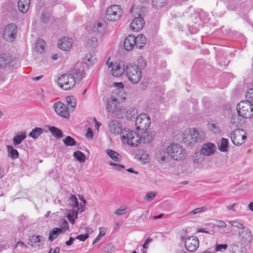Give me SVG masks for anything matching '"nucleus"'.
Returning a JSON list of instances; mask_svg holds the SVG:
<instances>
[{
    "label": "nucleus",
    "mask_w": 253,
    "mask_h": 253,
    "mask_svg": "<svg viewBox=\"0 0 253 253\" xmlns=\"http://www.w3.org/2000/svg\"><path fill=\"white\" fill-rule=\"evenodd\" d=\"M30 0H19L18 2V7L19 10L23 13H26L30 6Z\"/></svg>",
    "instance_id": "obj_27"
},
{
    "label": "nucleus",
    "mask_w": 253,
    "mask_h": 253,
    "mask_svg": "<svg viewBox=\"0 0 253 253\" xmlns=\"http://www.w3.org/2000/svg\"><path fill=\"white\" fill-rule=\"evenodd\" d=\"M153 5L156 8H159L163 6L166 3V0H153Z\"/></svg>",
    "instance_id": "obj_45"
},
{
    "label": "nucleus",
    "mask_w": 253,
    "mask_h": 253,
    "mask_svg": "<svg viewBox=\"0 0 253 253\" xmlns=\"http://www.w3.org/2000/svg\"><path fill=\"white\" fill-rule=\"evenodd\" d=\"M123 11L119 5L114 4L109 6L106 11L105 17L110 21H116L119 19Z\"/></svg>",
    "instance_id": "obj_6"
},
{
    "label": "nucleus",
    "mask_w": 253,
    "mask_h": 253,
    "mask_svg": "<svg viewBox=\"0 0 253 253\" xmlns=\"http://www.w3.org/2000/svg\"><path fill=\"white\" fill-rule=\"evenodd\" d=\"M6 147L9 157L14 160L19 157V153L16 149H14L12 146L7 145Z\"/></svg>",
    "instance_id": "obj_34"
},
{
    "label": "nucleus",
    "mask_w": 253,
    "mask_h": 253,
    "mask_svg": "<svg viewBox=\"0 0 253 253\" xmlns=\"http://www.w3.org/2000/svg\"><path fill=\"white\" fill-rule=\"evenodd\" d=\"M150 124V119L145 113H141L136 118L135 126L137 130H147Z\"/></svg>",
    "instance_id": "obj_8"
},
{
    "label": "nucleus",
    "mask_w": 253,
    "mask_h": 253,
    "mask_svg": "<svg viewBox=\"0 0 253 253\" xmlns=\"http://www.w3.org/2000/svg\"><path fill=\"white\" fill-rule=\"evenodd\" d=\"M144 20L142 17H138L134 18L130 24V28L133 31H139L144 27Z\"/></svg>",
    "instance_id": "obj_17"
},
{
    "label": "nucleus",
    "mask_w": 253,
    "mask_h": 253,
    "mask_svg": "<svg viewBox=\"0 0 253 253\" xmlns=\"http://www.w3.org/2000/svg\"><path fill=\"white\" fill-rule=\"evenodd\" d=\"M229 248L232 253H246V249L242 242L234 241L229 245Z\"/></svg>",
    "instance_id": "obj_16"
},
{
    "label": "nucleus",
    "mask_w": 253,
    "mask_h": 253,
    "mask_svg": "<svg viewBox=\"0 0 253 253\" xmlns=\"http://www.w3.org/2000/svg\"><path fill=\"white\" fill-rule=\"evenodd\" d=\"M18 246H20L21 247H26L25 244H24V243L22 241L18 242V243L16 244V246H15V248H16Z\"/></svg>",
    "instance_id": "obj_64"
},
{
    "label": "nucleus",
    "mask_w": 253,
    "mask_h": 253,
    "mask_svg": "<svg viewBox=\"0 0 253 253\" xmlns=\"http://www.w3.org/2000/svg\"><path fill=\"white\" fill-rule=\"evenodd\" d=\"M50 17V14L49 12L43 11L41 15V21L43 23H46L49 21Z\"/></svg>",
    "instance_id": "obj_44"
},
{
    "label": "nucleus",
    "mask_w": 253,
    "mask_h": 253,
    "mask_svg": "<svg viewBox=\"0 0 253 253\" xmlns=\"http://www.w3.org/2000/svg\"><path fill=\"white\" fill-rule=\"evenodd\" d=\"M156 194L153 192L148 193L145 196V199L148 201L152 200L156 196Z\"/></svg>",
    "instance_id": "obj_54"
},
{
    "label": "nucleus",
    "mask_w": 253,
    "mask_h": 253,
    "mask_svg": "<svg viewBox=\"0 0 253 253\" xmlns=\"http://www.w3.org/2000/svg\"><path fill=\"white\" fill-rule=\"evenodd\" d=\"M63 143L66 146H72L76 145V141L75 139L70 136L66 137L63 140Z\"/></svg>",
    "instance_id": "obj_39"
},
{
    "label": "nucleus",
    "mask_w": 253,
    "mask_h": 253,
    "mask_svg": "<svg viewBox=\"0 0 253 253\" xmlns=\"http://www.w3.org/2000/svg\"><path fill=\"white\" fill-rule=\"evenodd\" d=\"M135 46L138 49L142 48L146 44V40L145 36L143 34H139L135 37Z\"/></svg>",
    "instance_id": "obj_26"
},
{
    "label": "nucleus",
    "mask_w": 253,
    "mask_h": 253,
    "mask_svg": "<svg viewBox=\"0 0 253 253\" xmlns=\"http://www.w3.org/2000/svg\"><path fill=\"white\" fill-rule=\"evenodd\" d=\"M76 84L75 77L70 74L61 75L58 80V85L64 90L72 88Z\"/></svg>",
    "instance_id": "obj_5"
},
{
    "label": "nucleus",
    "mask_w": 253,
    "mask_h": 253,
    "mask_svg": "<svg viewBox=\"0 0 253 253\" xmlns=\"http://www.w3.org/2000/svg\"><path fill=\"white\" fill-rule=\"evenodd\" d=\"M104 29L103 24L101 22H98L94 24L93 27V31L94 32L101 33Z\"/></svg>",
    "instance_id": "obj_46"
},
{
    "label": "nucleus",
    "mask_w": 253,
    "mask_h": 253,
    "mask_svg": "<svg viewBox=\"0 0 253 253\" xmlns=\"http://www.w3.org/2000/svg\"><path fill=\"white\" fill-rule=\"evenodd\" d=\"M84 211V207H82V209H80L79 208V210H78V209H77V210H72L71 211H70L68 213V214L67 215V217L69 219V221L74 224L75 223V219L77 218L78 217V212H79L80 213H82Z\"/></svg>",
    "instance_id": "obj_25"
},
{
    "label": "nucleus",
    "mask_w": 253,
    "mask_h": 253,
    "mask_svg": "<svg viewBox=\"0 0 253 253\" xmlns=\"http://www.w3.org/2000/svg\"><path fill=\"white\" fill-rule=\"evenodd\" d=\"M93 136V132L91 128H88L85 134V136L87 138H92Z\"/></svg>",
    "instance_id": "obj_57"
},
{
    "label": "nucleus",
    "mask_w": 253,
    "mask_h": 253,
    "mask_svg": "<svg viewBox=\"0 0 253 253\" xmlns=\"http://www.w3.org/2000/svg\"><path fill=\"white\" fill-rule=\"evenodd\" d=\"M247 100L250 101L251 102H253V88H250L248 90L246 93Z\"/></svg>",
    "instance_id": "obj_47"
},
{
    "label": "nucleus",
    "mask_w": 253,
    "mask_h": 253,
    "mask_svg": "<svg viewBox=\"0 0 253 253\" xmlns=\"http://www.w3.org/2000/svg\"><path fill=\"white\" fill-rule=\"evenodd\" d=\"M199 246V240L196 237H189L185 240V247L189 252H195Z\"/></svg>",
    "instance_id": "obj_14"
},
{
    "label": "nucleus",
    "mask_w": 253,
    "mask_h": 253,
    "mask_svg": "<svg viewBox=\"0 0 253 253\" xmlns=\"http://www.w3.org/2000/svg\"><path fill=\"white\" fill-rule=\"evenodd\" d=\"M215 149L216 148L214 144L208 142L203 145L200 151L205 156H210L215 152Z\"/></svg>",
    "instance_id": "obj_19"
},
{
    "label": "nucleus",
    "mask_w": 253,
    "mask_h": 253,
    "mask_svg": "<svg viewBox=\"0 0 253 253\" xmlns=\"http://www.w3.org/2000/svg\"><path fill=\"white\" fill-rule=\"evenodd\" d=\"M138 65L128 63L126 64V74L133 84L138 83L142 77L141 70L146 66V62L142 59H138Z\"/></svg>",
    "instance_id": "obj_1"
},
{
    "label": "nucleus",
    "mask_w": 253,
    "mask_h": 253,
    "mask_svg": "<svg viewBox=\"0 0 253 253\" xmlns=\"http://www.w3.org/2000/svg\"><path fill=\"white\" fill-rule=\"evenodd\" d=\"M231 123L235 126H238V125L239 124V122L238 119V116L237 115H233L232 116L231 119Z\"/></svg>",
    "instance_id": "obj_55"
},
{
    "label": "nucleus",
    "mask_w": 253,
    "mask_h": 253,
    "mask_svg": "<svg viewBox=\"0 0 253 253\" xmlns=\"http://www.w3.org/2000/svg\"><path fill=\"white\" fill-rule=\"evenodd\" d=\"M122 139L123 140L126 139L128 145L135 147L140 144L141 137L138 133L131 130L126 135H123L122 136Z\"/></svg>",
    "instance_id": "obj_10"
},
{
    "label": "nucleus",
    "mask_w": 253,
    "mask_h": 253,
    "mask_svg": "<svg viewBox=\"0 0 253 253\" xmlns=\"http://www.w3.org/2000/svg\"><path fill=\"white\" fill-rule=\"evenodd\" d=\"M54 109L55 112L59 116L65 118H69L70 114L65 104L61 101H58L54 103Z\"/></svg>",
    "instance_id": "obj_13"
},
{
    "label": "nucleus",
    "mask_w": 253,
    "mask_h": 253,
    "mask_svg": "<svg viewBox=\"0 0 253 253\" xmlns=\"http://www.w3.org/2000/svg\"><path fill=\"white\" fill-rule=\"evenodd\" d=\"M67 105L69 107L75 108L76 106V103L75 98L73 97L68 96L66 98Z\"/></svg>",
    "instance_id": "obj_43"
},
{
    "label": "nucleus",
    "mask_w": 253,
    "mask_h": 253,
    "mask_svg": "<svg viewBox=\"0 0 253 253\" xmlns=\"http://www.w3.org/2000/svg\"><path fill=\"white\" fill-rule=\"evenodd\" d=\"M109 164L110 166L115 167V169L116 170L121 171L122 169L125 168V166L124 165L118 164L113 162H110Z\"/></svg>",
    "instance_id": "obj_51"
},
{
    "label": "nucleus",
    "mask_w": 253,
    "mask_h": 253,
    "mask_svg": "<svg viewBox=\"0 0 253 253\" xmlns=\"http://www.w3.org/2000/svg\"><path fill=\"white\" fill-rule=\"evenodd\" d=\"M135 37L133 35H128L125 40L124 46L126 51H131L135 46Z\"/></svg>",
    "instance_id": "obj_20"
},
{
    "label": "nucleus",
    "mask_w": 253,
    "mask_h": 253,
    "mask_svg": "<svg viewBox=\"0 0 253 253\" xmlns=\"http://www.w3.org/2000/svg\"><path fill=\"white\" fill-rule=\"evenodd\" d=\"M114 86L118 87L119 89H123L124 87V84L122 83H115Z\"/></svg>",
    "instance_id": "obj_59"
},
{
    "label": "nucleus",
    "mask_w": 253,
    "mask_h": 253,
    "mask_svg": "<svg viewBox=\"0 0 253 253\" xmlns=\"http://www.w3.org/2000/svg\"><path fill=\"white\" fill-rule=\"evenodd\" d=\"M43 131L42 128L37 127L34 128L29 134L30 137L34 139L37 138Z\"/></svg>",
    "instance_id": "obj_36"
},
{
    "label": "nucleus",
    "mask_w": 253,
    "mask_h": 253,
    "mask_svg": "<svg viewBox=\"0 0 253 253\" xmlns=\"http://www.w3.org/2000/svg\"><path fill=\"white\" fill-rule=\"evenodd\" d=\"M74 157L80 162H84L85 160V157L84 154L80 151H77L74 153Z\"/></svg>",
    "instance_id": "obj_42"
},
{
    "label": "nucleus",
    "mask_w": 253,
    "mask_h": 253,
    "mask_svg": "<svg viewBox=\"0 0 253 253\" xmlns=\"http://www.w3.org/2000/svg\"><path fill=\"white\" fill-rule=\"evenodd\" d=\"M109 130L114 134H118L122 131V125L118 121L113 120L109 126Z\"/></svg>",
    "instance_id": "obj_21"
},
{
    "label": "nucleus",
    "mask_w": 253,
    "mask_h": 253,
    "mask_svg": "<svg viewBox=\"0 0 253 253\" xmlns=\"http://www.w3.org/2000/svg\"><path fill=\"white\" fill-rule=\"evenodd\" d=\"M107 154L114 161L119 162L122 160V156L114 150L108 149L107 150Z\"/></svg>",
    "instance_id": "obj_32"
},
{
    "label": "nucleus",
    "mask_w": 253,
    "mask_h": 253,
    "mask_svg": "<svg viewBox=\"0 0 253 253\" xmlns=\"http://www.w3.org/2000/svg\"><path fill=\"white\" fill-rule=\"evenodd\" d=\"M226 225L225 222L222 220H217L214 224V226L218 228H224Z\"/></svg>",
    "instance_id": "obj_50"
},
{
    "label": "nucleus",
    "mask_w": 253,
    "mask_h": 253,
    "mask_svg": "<svg viewBox=\"0 0 253 253\" xmlns=\"http://www.w3.org/2000/svg\"><path fill=\"white\" fill-rule=\"evenodd\" d=\"M85 76V73L83 71L79 70L78 71H76V78L79 80H81Z\"/></svg>",
    "instance_id": "obj_53"
},
{
    "label": "nucleus",
    "mask_w": 253,
    "mask_h": 253,
    "mask_svg": "<svg viewBox=\"0 0 253 253\" xmlns=\"http://www.w3.org/2000/svg\"><path fill=\"white\" fill-rule=\"evenodd\" d=\"M25 131H21L14 136L13 139V144L15 146L20 144L22 141L26 138Z\"/></svg>",
    "instance_id": "obj_29"
},
{
    "label": "nucleus",
    "mask_w": 253,
    "mask_h": 253,
    "mask_svg": "<svg viewBox=\"0 0 253 253\" xmlns=\"http://www.w3.org/2000/svg\"><path fill=\"white\" fill-rule=\"evenodd\" d=\"M88 238V233H85L84 234H81L80 235L77 236L76 237V239H78L81 241L84 242L86 239H87Z\"/></svg>",
    "instance_id": "obj_52"
},
{
    "label": "nucleus",
    "mask_w": 253,
    "mask_h": 253,
    "mask_svg": "<svg viewBox=\"0 0 253 253\" xmlns=\"http://www.w3.org/2000/svg\"><path fill=\"white\" fill-rule=\"evenodd\" d=\"M137 113V110L132 107L129 108L126 112V117L128 120L131 121L133 119H135L137 117L136 115Z\"/></svg>",
    "instance_id": "obj_35"
},
{
    "label": "nucleus",
    "mask_w": 253,
    "mask_h": 253,
    "mask_svg": "<svg viewBox=\"0 0 253 253\" xmlns=\"http://www.w3.org/2000/svg\"><path fill=\"white\" fill-rule=\"evenodd\" d=\"M205 157L200 151L196 152L193 156V162L196 164H201L205 160Z\"/></svg>",
    "instance_id": "obj_33"
},
{
    "label": "nucleus",
    "mask_w": 253,
    "mask_h": 253,
    "mask_svg": "<svg viewBox=\"0 0 253 253\" xmlns=\"http://www.w3.org/2000/svg\"><path fill=\"white\" fill-rule=\"evenodd\" d=\"M42 239L43 238L42 236L33 235L32 236H31L29 237V242L28 243L30 244L31 243V245L32 246H33L34 244H35L36 243H40L42 241Z\"/></svg>",
    "instance_id": "obj_40"
},
{
    "label": "nucleus",
    "mask_w": 253,
    "mask_h": 253,
    "mask_svg": "<svg viewBox=\"0 0 253 253\" xmlns=\"http://www.w3.org/2000/svg\"><path fill=\"white\" fill-rule=\"evenodd\" d=\"M206 210L207 208L206 207H202L194 209L190 212V213L192 214H196L200 212L205 211Z\"/></svg>",
    "instance_id": "obj_49"
},
{
    "label": "nucleus",
    "mask_w": 253,
    "mask_h": 253,
    "mask_svg": "<svg viewBox=\"0 0 253 253\" xmlns=\"http://www.w3.org/2000/svg\"><path fill=\"white\" fill-rule=\"evenodd\" d=\"M17 27L14 24L7 25L3 32V38L7 42H13L16 38Z\"/></svg>",
    "instance_id": "obj_9"
},
{
    "label": "nucleus",
    "mask_w": 253,
    "mask_h": 253,
    "mask_svg": "<svg viewBox=\"0 0 253 253\" xmlns=\"http://www.w3.org/2000/svg\"><path fill=\"white\" fill-rule=\"evenodd\" d=\"M63 232L62 228H54L51 230L49 232L48 237V240L50 242H52L56 239L59 234Z\"/></svg>",
    "instance_id": "obj_30"
},
{
    "label": "nucleus",
    "mask_w": 253,
    "mask_h": 253,
    "mask_svg": "<svg viewBox=\"0 0 253 253\" xmlns=\"http://www.w3.org/2000/svg\"><path fill=\"white\" fill-rule=\"evenodd\" d=\"M169 156L167 150H165L164 149L158 151L156 154V158L159 163H164L168 161Z\"/></svg>",
    "instance_id": "obj_24"
},
{
    "label": "nucleus",
    "mask_w": 253,
    "mask_h": 253,
    "mask_svg": "<svg viewBox=\"0 0 253 253\" xmlns=\"http://www.w3.org/2000/svg\"><path fill=\"white\" fill-rule=\"evenodd\" d=\"M239 115L245 119H250L253 116V105L250 101L244 100L237 105Z\"/></svg>",
    "instance_id": "obj_4"
},
{
    "label": "nucleus",
    "mask_w": 253,
    "mask_h": 253,
    "mask_svg": "<svg viewBox=\"0 0 253 253\" xmlns=\"http://www.w3.org/2000/svg\"><path fill=\"white\" fill-rule=\"evenodd\" d=\"M167 153L170 158L175 161L184 160L186 156V151L180 145L171 143L167 148Z\"/></svg>",
    "instance_id": "obj_3"
},
{
    "label": "nucleus",
    "mask_w": 253,
    "mask_h": 253,
    "mask_svg": "<svg viewBox=\"0 0 253 253\" xmlns=\"http://www.w3.org/2000/svg\"><path fill=\"white\" fill-rule=\"evenodd\" d=\"M227 245L226 244H219L217 245L215 248V251H221L222 250H225L227 248Z\"/></svg>",
    "instance_id": "obj_56"
},
{
    "label": "nucleus",
    "mask_w": 253,
    "mask_h": 253,
    "mask_svg": "<svg viewBox=\"0 0 253 253\" xmlns=\"http://www.w3.org/2000/svg\"><path fill=\"white\" fill-rule=\"evenodd\" d=\"M229 223L233 227H237L238 228L240 229H242L243 228V227H245V226L239 222L238 221H236V220H234V221H229Z\"/></svg>",
    "instance_id": "obj_48"
},
{
    "label": "nucleus",
    "mask_w": 253,
    "mask_h": 253,
    "mask_svg": "<svg viewBox=\"0 0 253 253\" xmlns=\"http://www.w3.org/2000/svg\"><path fill=\"white\" fill-rule=\"evenodd\" d=\"M95 59V57L90 53L86 54L84 58V63L87 66L94 64Z\"/></svg>",
    "instance_id": "obj_38"
},
{
    "label": "nucleus",
    "mask_w": 253,
    "mask_h": 253,
    "mask_svg": "<svg viewBox=\"0 0 253 253\" xmlns=\"http://www.w3.org/2000/svg\"><path fill=\"white\" fill-rule=\"evenodd\" d=\"M126 212V208H124V209L120 208V209H118V210H117L115 211V214L120 215H122V214L125 213Z\"/></svg>",
    "instance_id": "obj_58"
},
{
    "label": "nucleus",
    "mask_w": 253,
    "mask_h": 253,
    "mask_svg": "<svg viewBox=\"0 0 253 253\" xmlns=\"http://www.w3.org/2000/svg\"><path fill=\"white\" fill-rule=\"evenodd\" d=\"M70 204L73 208H77L79 210V204L78 200L76 196L74 195H71L69 198Z\"/></svg>",
    "instance_id": "obj_41"
},
{
    "label": "nucleus",
    "mask_w": 253,
    "mask_h": 253,
    "mask_svg": "<svg viewBox=\"0 0 253 253\" xmlns=\"http://www.w3.org/2000/svg\"><path fill=\"white\" fill-rule=\"evenodd\" d=\"M45 42L41 38L37 39L35 44V50L36 52L42 53L44 51Z\"/></svg>",
    "instance_id": "obj_28"
},
{
    "label": "nucleus",
    "mask_w": 253,
    "mask_h": 253,
    "mask_svg": "<svg viewBox=\"0 0 253 253\" xmlns=\"http://www.w3.org/2000/svg\"><path fill=\"white\" fill-rule=\"evenodd\" d=\"M119 105L117 99L116 98H112L107 101V109L108 112L113 113L118 110Z\"/></svg>",
    "instance_id": "obj_23"
},
{
    "label": "nucleus",
    "mask_w": 253,
    "mask_h": 253,
    "mask_svg": "<svg viewBox=\"0 0 253 253\" xmlns=\"http://www.w3.org/2000/svg\"><path fill=\"white\" fill-rule=\"evenodd\" d=\"M152 239H151L150 238H147L145 240V242L144 244L143 245V248L144 249H147L148 248V245L149 244V243L150 242H151L152 241Z\"/></svg>",
    "instance_id": "obj_61"
},
{
    "label": "nucleus",
    "mask_w": 253,
    "mask_h": 253,
    "mask_svg": "<svg viewBox=\"0 0 253 253\" xmlns=\"http://www.w3.org/2000/svg\"><path fill=\"white\" fill-rule=\"evenodd\" d=\"M57 44L58 47L61 50L68 51L72 46L73 40L68 37H64L61 41H58Z\"/></svg>",
    "instance_id": "obj_18"
},
{
    "label": "nucleus",
    "mask_w": 253,
    "mask_h": 253,
    "mask_svg": "<svg viewBox=\"0 0 253 253\" xmlns=\"http://www.w3.org/2000/svg\"><path fill=\"white\" fill-rule=\"evenodd\" d=\"M49 130L50 132L57 138H60L62 137L63 133L61 130L56 127L52 126L49 127Z\"/></svg>",
    "instance_id": "obj_37"
},
{
    "label": "nucleus",
    "mask_w": 253,
    "mask_h": 253,
    "mask_svg": "<svg viewBox=\"0 0 253 253\" xmlns=\"http://www.w3.org/2000/svg\"><path fill=\"white\" fill-rule=\"evenodd\" d=\"M0 68L6 69L8 71H12L14 69L13 61L11 60L9 54L0 53Z\"/></svg>",
    "instance_id": "obj_12"
},
{
    "label": "nucleus",
    "mask_w": 253,
    "mask_h": 253,
    "mask_svg": "<svg viewBox=\"0 0 253 253\" xmlns=\"http://www.w3.org/2000/svg\"><path fill=\"white\" fill-rule=\"evenodd\" d=\"M182 136L183 142L189 146H191L196 142H201L204 137V135L200 134L195 128L185 130Z\"/></svg>",
    "instance_id": "obj_2"
},
{
    "label": "nucleus",
    "mask_w": 253,
    "mask_h": 253,
    "mask_svg": "<svg viewBox=\"0 0 253 253\" xmlns=\"http://www.w3.org/2000/svg\"><path fill=\"white\" fill-rule=\"evenodd\" d=\"M230 138L233 144L236 146H240L245 142L247 136L243 129L238 128L231 132Z\"/></svg>",
    "instance_id": "obj_7"
},
{
    "label": "nucleus",
    "mask_w": 253,
    "mask_h": 253,
    "mask_svg": "<svg viewBox=\"0 0 253 253\" xmlns=\"http://www.w3.org/2000/svg\"><path fill=\"white\" fill-rule=\"evenodd\" d=\"M143 131L144 132L142 135L140 136V142L144 144L149 143L154 139L155 133L153 131L149 132L147 130Z\"/></svg>",
    "instance_id": "obj_22"
},
{
    "label": "nucleus",
    "mask_w": 253,
    "mask_h": 253,
    "mask_svg": "<svg viewBox=\"0 0 253 253\" xmlns=\"http://www.w3.org/2000/svg\"><path fill=\"white\" fill-rule=\"evenodd\" d=\"M61 228L63 229V232L69 229L68 223L66 221L64 220L62 224V227Z\"/></svg>",
    "instance_id": "obj_60"
},
{
    "label": "nucleus",
    "mask_w": 253,
    "mask_h": 253,
    "mask_svg": "<svg viewBox=\"0 0 253 253\" xmlns=\"http://www.w3.org/2000/svg\"><path fill=\"white\" fill-rule=\"evenodd\" d=\"M75 239L73 237H70L69 238V240L67 241L66 242V245L67 246H71L73 243V241H74Z\"/></svg>",
    "instance_id": "obj_63"
},
{
    "label": "nucleus",
    "mask_w": 253,
    "mask_h": 253,
    "mask_svg": "<svg viewBox=\"0 0 253 253\" xmlns=\"http://www.w3.org/2000/svg\"><path fill=\"white\" fill-rule=\"evenodd\" d=\"M238 234L242 243L249 244L253 240V236L251 230L245 226L239 231Z\"/></svg>",
    "instance_id": "obj_15"
},
{
    "label": "nucleus",
    "mask_w": 253,
    "mask_h": 253,
    "mask_svg": "<svg viewBox=\"0 0 253 253\" xmlns=\"http://www.w3.org/2000/svg\"><path fill=\"white\" fill-rule=\"evenodd\" d=\"M106 234V230L105 228L101 227L99 228V234L98 235L101 237L104 236Z\"/></svg>",
    "instance_id": "obj_62"
},
{
    "label": "nucleus",
    "mask_w": 253,
    "mask_h": 253,
    "mask_svg": "<svg viewBox=\"0 0 253 253\" xmlns=\"http://www.w3.org/2000/svg\"><path fill=\"white\" fill-rule=\"evenodd\" d=\"M218 148L222 152L228 151V140L225 138H222L220 142L218 143Z\"/></svg>",
    "instance_id": "obj_31"
},
{
    "label": "nucleus",
    "mask_w": 253,
    "mask_h": 253,
    "mask_svg": "<svg viewBox=\"0 0 253 253\" xmlns=\"http://www.w3.org/2000/svg\"><path fill=\"white\" fill-rule=\"evenodd\" d=\"M107 64L109 68L112 67V74L114 77H121L125 72L126 73V65L123 62H116L115 64H113L112 62L109 63L108 61Z\"/></svg>",
    "instance_id": "obj_11"
}]
</instances>
